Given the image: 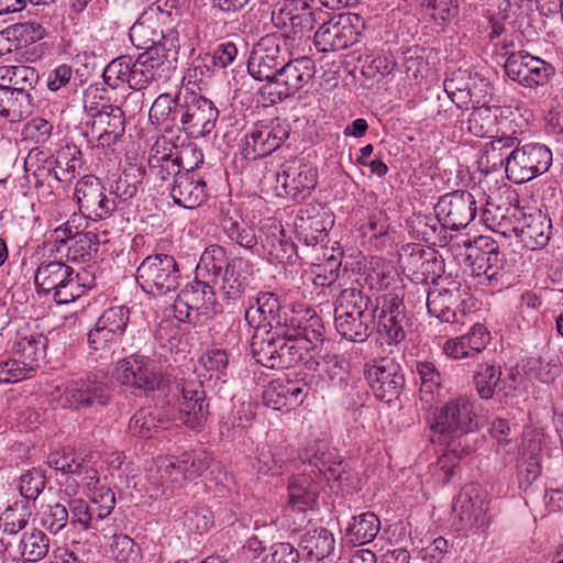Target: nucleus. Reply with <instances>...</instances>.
<instances>
[{
	"label": "nucleus",
	"mask_w": 563,
	"mask_h": 563,
	"mask_svg": "<svg viewBox=\"0 0 563 563\" xmlns=\"http://www.w3.org/2000/svg\"><path fill=\"white\" fill-rule=\"evenodd\" d=\"M114 377L120 384L144 393L161 389L164 384L159 363L141 354H132L120 360L114 369Z\"/></svg>",
	"instance_id": "1a4fd4ad"
},
{
	"label": "nucleus",
	"mask_w": 563,
	"mask_h": 563,
	"mask_svg": "<svg viewBox=\"0 0 563 563\" xmlns=\"http://www.w3.org/2000/svg\"><path fill=\"white\" fill-rule=\"evenodd\" d=\"M374 311L364 316L334 317L336 331L352 342H364L373 332Z\"/></svg>",
	"instance_id": "e433bc0d"
},
{
	"label": "nucleus",
	"mask_w": 563,
	"mask_h": 563,
	"mask_svg": "<svg viewBox=\"0 0 563 563\" xmlns=\"http://www.w3.org/2000/svg\"><path fill=\"white\" fill-rule=\"evenodd\" d=\"M131 64L132 58L130 56H120L111 60L102 74L104 82L112 88H118L124 82L129 85Z\"/></svg>",
	"instance_id": "052dcab7"
},
{
	"label": "nucleus",
	"mask_w": 563,
	"mask_h": 563,
	"mask_svg": "<svg viewBox=\"0 0 563 563\" xmlns=\"http://www.w3.org/2000/svg\"><path fill=\"white\" fill-rule=\"evenodd\" d=\"M294 450L287 444L274 448H263L258 454V471L261 473L277 474L287 465L292 457Z\"/></svg>",
	"instance_id": "3c124183"
},
{
	"label": "nucleus",
	"mask_w": 563,
	"mask_h": 563,
	"mask_svg": "<svg viewBox=\"0 0 563 563\" xmlns=\"http://www.w3.org/2000/svg\"><path fill=\"white\" fill-rule=\"evenodd\" d=\"M508 212L511 228L509 232L504 231V235L514 233L530 250L542 249L548 245L552 234V222L545 213L541 210L526 213L517 207L508 210Z\"/></svg>",
	"instance_id": "ddd939ff"
},
{
	"label": "nucleus",
	"mask_w": 563,
	"mask_h": 563,
	"mask_svg": "<svg viewBox=\"0 0 563 563\" xmlns=\"http://www.w3.org/2000/svg\"><path fill=\"white\" fill-rule=\"evenodd\" d=\"M434 209L442 221V227L460 230L474 220L476 200L466 190H455L442 196Z\"/></svg>",
	"instance_id": "aec40b11"
},
{
	"label": "nucleus",
	"mask_w": 563,
	"mask_h": 563,
	"mask_svg": "<svg viewBox=\"0 0 563 563\" xmlns=\"http://www.w3.org/2000/svg\"><path fill=\"white\" fill-rule=\"evenodd\" d=\"M173 308L175 317L183 322L201 323L211 319L218 312L213 287L208 282L196 279L181 289Z\"/></svg>",
	"instance_id": "423d86ee"
},
{
	"label": "nucleus",
	"mask_w": 563,
	"mask_h": 563,
	"mask_svg": "<svg viewBox=\"0 0 563 563\" xmlns=\"http://www.w3.org/2000/svg\"><path fill=\"white\" fill-rule=\"evenodd\" d=\"M402 264L413 273L421 272L422 275L429 273V266H438L439 269L442 263L438 261L435 252L432 250L426 251L421 244L410 243L402 246L399 254Z\"/></svg>",
	"instance_id": "37998d69"
},
{
	"label": "nucleus",
	"mask_w": 563,
	"mask_h": 563,
	"mask_svg": "<svg viewBox=\"0 0 563 563\" xmlns=\"http://www.w3.org/2000/svg\"><path fill=\"white\" fill-rule=\"evenodd\" d=\"M144 176L145 169L141 165L131 164L111 185L110 195H113V199H119V201L131 199L137 194Z\"/></svg>",
	"instance_id": "79ce46f5"
},
{
	"label": "nucleus",
	"mask_w": 563,
	"mask_h": 563,
	"mask_svg": "<svg viewBox=\"0 0 563 563\" xmlns=\"http://www.w3.org/2000/svg\"><path fill=\"white\" fill-rule=\"evenodd\" d=\"M309 464L318 468L328 481L343 482L349 479V465L335 450L328 449L323 443H316L306 451Z\"/></svg>",
	"instance_id": "c756f323"
},
{
	"label": "nucleus",
	"mask_w": 563,
	"mask_h": 563,
	"mask_svg": "<svg viewBox=\"0 0 563 563\" xmlns=\"http://www.w3.org/2000/svg\"><path fill=\"white\" fill-rule=\"evenodd\" d=\"M208 404L201 382H187L181 388L179 420L190 429H199L207 421Z\"/></svg>",
	"instance_id": "c85d7f7f"
},
{
	"label": "nucleus",
	"mask_w": 563,
	"mask_h": 563,
	"mask_svg": "<svg viewBox=\"0 0 563 563\" xmlns=\"http://www.w3.org/2000/svg\"><path fill=\"white\" fill-rule=\"evenodd\" d=\"M452 288H433L427 295V308L431 316L442 322H455V310L461 302L460 288L452 283Z\"/></svg>",
	"instance_id": "7c9ffc66"
},
{
	"label": "nucleus",
	"mask_w": 563,
	"mask_h": 563,
	"mask_svg": "<svg viewBox=\"0 0 563 563\" xmlns=\"http://www.w3.org/2000/svg\"><path fill=\"white\" fill-rule=\"evenodd\" d=\"M356 32L350 14H340L323 22L314 33L313 44L319 52L344 49L355 42Z\"/></svg>",
	"instance_id": "5701e85b"
},
{
	"label": "nucleus",
	"mask_w": 563,
	"mask_h": 563,
	"mask_svg": "<svg viewBox=\"0 0 563 563\" xmlns=\"http://www.w3.org/2000/svg\"><path fill=\"white\" fill-rule=\"evenodd\" d=\"M110 554L119 562L135 563L139 559V549L129 536L114 534L110 543Z\"/></svg>",
	"instance_id": "69168bd1"
},
{
	"label": "nucleus",
	"mask_w": 563,
	"mask_h": 563,
	"mask_svg": "<svg viewBox=\"0 0 563 563\" xmlns=\"http://www.w3.org/2000/svg\"><path fill=\"white\" fill-rule=\"evenodd\" d=\"M163 62L154 51H145L131 64L129 87L134 90L146 88L153 80L161 76Z\"/></svg>",
	"instance_id": "473e14b6"
},
{
	"label": "nucleus",
	"mask_w": 563,
	"mask_h": 563,
	"mask_svg": "<svg viewBox=\"0 0 563 563\" xmlns=\"http://www.w3.org/2000/svg\"><path fill=\"white\" fill-rule=\"evenodd\" d=\"M496 115L488 107H475L466 121L467 131L477 136L486 137L495 130Z\"/></svg>",
	"instance_id": "5fc2aeb1"
},
{
	"label": "nucleus",
	"mask_w": 563,
	"mask_h": 563,
	"mask_svg": "<svg viewBox=\"0 0 563 563\" xmlns=\"http://www.w3.org/2000/svg\"><path fill=\"white\" fill-rule=\"evenodd\" d=\"M288 136V126L279 123L271 128H254L245 135L241 153L244 158L252 161L265 157L278 150Z\"/></svg>",
	"instance_id": "a878e982"
},
{
	"label": "nucleus",
	"mask_w": 563,
	"mask_h": 563,
	"mask_svg": "<svg viewBox=\"0 0 563 563\" xmlns=\"http://www.w3.org/2000/svg\"><path fill=\"white\" fill-rule=\"evenodd\" d=\"M220 225L227 236L241 247L251 251L257 244L254 228L242 219L238 210L223 212Z\"/></svg>",
	"instance_id": "c9c22d12"
},
{
	"label": "nucleus",
	"mask_w": 563,
	"mask_h": 563,
	"mask_svg": "<svg viewBox=\"0 0 563 563\" xmlns=\"http://www.w3.org/2000/svg\"><path fill=\"white\" fill-rule=\"evenodd\" d=\"M131 40L139 41L137 46L145 48L146 51L153 49L154 55H158V47L163 49H170L167 46L168 36L163 31L156 32L151 31V25L146 24L145 21H137L130 30Z\"/></svg>",
	"instance_id": "864d4df0"
},
{
	"label": "nucleus",
	"mask_w": 563,
	"mask_h": 563,
	"mask_svg": "<svg viewBox=\"0 0 563 563\" xmlns=\"http://www.w3.org/2000/svg\"><path fill=\"white\" fill-rule=\"evenodd\" d=\"M378 331L388 344H398L406 339L410 318L404 302V292L389 291L376 299Z\"/></svg>",
	"instance_id": "f8f14e48"
},
{
	"label": "nucleus",
	"mask_w": 563,
	"mask_h": 563,
	"mask_svg": "<svg viewBox=\"0 0 563 563\" xmlns=\"http://www.w3.org/2000/svg\"><path fill=\"white\" fill-rule=\"evenodd\" d=\"M317 169L303 158L285 162L276 175V180L285 194L294 200H303L317 185Z\"/></svg>",
	"instance_id": "6ab92c4d"
},
{
	"label": "nucleus",
	"mask_w": 563,
	"mask_h": 563,
	"mask_svg": "<svg viewBox=\"0 0 563 563\" xmlns=\"http://www.w3.org/2000/svg\"><path fill=\"white\" fill-rule=\"evenodd\" d=\"M130 319V310L125 306L106 309L97 320L101 328L106 327L120 335L123 334Z\"/></svg>",
	"instance_id": "338daca9"
},
{
	"label": "nucleus",
	"mask_w": 563,
	"mask_h": 563,
	"mask_svg": "<svg viewBox=\"0 0 563 563\" xmlns=\"http://www.w3.org/2000/svg\"><path fill=\"white\" fill-rule=\"evenodd\" d=\"M48 339L41 333L32 334H20L14 343V350L23 358L25 363H29L31 367H35L40 361H43L46 356V347Z\"/></svg>",
	"instance_id": "c03bdc74"
},
{
	"label": "nucleus",
	"mask_w": 563,
	"mask_h": 563,
	"mask_svg": "<svg viewBox=\"0 0 563 563\" xmlns=\"http://www.w3.org/2000/svg\"><path fill=\"white\" fill-rule=\"evenodd\" d=\"M488 88L489 82L486 79L467 70H459L444 80L446 93L459 108L481 103Z\"/></svg>",
	"instance_id": "393cba45"
},
{
	"label": "nucleus",
	"mask_w": 563,
	"mask_h": 563,
	"mask_svg": "<svg viewBox=\"0 0 563 563\" xmlns=\"http://www.w3.org/2000/svg\"><path fill=\"white\" fill-rule=\"evenodd\" d=\"M314 62L308 56H301L284 62L271 84L276 86V92L282 100L299 91L314 77Z\"/></svg>",
	"instance_id": "b1692460"
},
{
	"label": "nucleus",
	"mask_w": 563,
	"mask_h": 563,
	"mask_svg": "<svg viewBox=\"0 0 563 563\" xmlns=\"http://www.w3.org/2000/svg\"><path fill=\"white\" fill-rule=\"evenodd\" d=\"M275 390L282 395L284 399H276L275 409L283 407H295L305 400L308 395L309 388L306 384L299 382H280L275 384Z\"/></svg>",
	"instance_id": "6e6d98bb"
},
{
	"label": "nucleus",
	"mask_w": 563,
	"mask_h": 563,
	"mask_svg": "<svg viewBox=\"0 0 563 563\" xmlns=\"http://www.w3.org/2000/svg\"><path fill=\"white\" fill-rule=\"evenodd\" d=\"M364 375L375 397L386 404L397 400L405 388L401 366L389 357L366 364Z\"/></svg>",
	"instance_id": "4468645a"
},
{
	"label": "nucleus",
	"mask_w": 563,
	"mask_h": 563,
	"mask_svg": "<svg viewBox=\"0 0 563 563\" xmlns=\"http://www.w3.org/2000/svg\"><path fill=\"white\" fill-rule=\"evenodd\" d=\"M379 529V518L374 512H364L353 517V522L347 529V537L351 543L362 545L372 542Z\"/></svg>",
	"instance_id": "a18cd8bd"
},
{
	"label": "nucleus",
	"mask_w": 563,
	"mask_h": 563,
	"mask_svg": "<svg viewBox=\"0 0 563 563\" xmlns=\"http://www.w3.org/2000/svg\"><path fill=\"white\" fill-rule=\"evenodd\" d=\"M48 164V174L59 183H69L82 166V154L73 143L62 146L54 158L45 161Z\"/></svg>",
	"instance_id": "2f4dec72"
},
{
	"label": "nucleus",
	"mask_w": 563,
	"mask_h": 563,
	"mask_svg": "<svg viewBox=\"0 0 563 563\" xmlns=\"http://www.w3.org/2000/svg\"><path fill=\"white\" fill-rule=\"evenodd\" d=\"M306 343L297 340L294 325L254 333L251 351L256 362L267 368H289L307 360Z\"/></svg>",
	"instance_id": "7ed1b4c3"
},
{
	"label": "nucleus",
	"mask_w": 563,
	"mask_h": 563,
	"mask_svg": "<svg viewBox=\"0 0 563 563\" xmlns=\"http://www.w3.org/2000/svg\"><path fill=\"white\" fill-rule=\"evenodd\" d=\"M366 311L376 312V306L371 298L360 289L346 288L336 299L334 317L364 316Z\"/></svg>",
	"instance_id": "ea45409f"
},
{
	"label": "nucleus",
	"mask_w": 563,
	"mask_h": 563,
	"mask_svg": "<svg viewBox=\"0 0 563 563\" xmlns=\"http://www.w3.org/2000/svg\"><path fill=\"white\" fill-rule=\"evenodd\" d=\"M35 285L38 292L53 294L57 305L73 302L87 291L79 273L58 261L40 264L35 273Z\"/></svg>",
	"instance_id": "20e7f679"
},
{
	"label": "nucleus",
	"mask_w": 563,
	"mask_h": 563,
	"mask_svg": "<svg viewBox=\"0 0 563 563\" xmlns=\"http://www.w3.org/2000/svg\"><path fill=\"white\" fill-rule=\"evenodd\" d=\"M210 464V457L205 452H184L178 456H166L159 461L158 473L162 479L180 487L186 482L200 476Z\"/></svg>",
	"instance_id": "a211bd4d"
},
{
	"label": "nucleus",
	"mask_w": 563,
	"mask_h": 563,
	"mask_svg": "<svg viewBox=\"0 0 563 563\" xmlns=\"http://www.w3.org/2000/svg\"><path fill=\"white\" fill-rule=\"evenodd\" d=\"M219 117L214 103L205 96L189 89L178 90V126L194 139L212 132Z\"/></svg>",
	"instance_id": "39448f33"
},
{
	"label": "nucleus",
	"mask_w": 563,
	"mask_h": 563,
	"mask_svg": "<svg viewBox=\"0 0 563 563\" xmlns=\"http://www.w3.org/2000/svg\"><path fill=\"white\" fill-rule=\"evenodd\" d=\"M517 144V137L501 136L487 143L483 150L482 161L487 168L498 170L505 167L508 173L512 148Z\"/></svg>",
	"instance_id": "a19ab883"
},
{
	"label": "nucleus",
	"mask_w": 563,
	"mask_h": 563,
	"mask_svg": "<svg viewBox=\"0 0 563 563\" xmlns=\"http://www.w3.org/2000/svg\"><path fill=\"white\" fill-rule=\"evenodd\" d=\"M32 113L30 93L18 92L0 87V118L19 122Z\"/></svg>",
	"instance_id": "4c0bfd02"
},
{
	"label": "nucleus",
	"mask_w": 563,
	"mask_h": 563,
	"mask_svg": "<svg viewBox=\"0 0 563 563\" xmlns=\"http://www.w3.org/2000/svg\"><path fill=\"white\" fill-rule=\"evenodd\" d=\"M125 131V119L118 106L101 103L99 112L92 113L90 132L97 137V146L109 148L121 140Z\"/></svg>",
	"instance_id": "bb28decb"
},
{
	"label": "nucleus",
	"mask_w": 563,
	"mask_h": 563,
	"mask_svg": "<svg viewBox=\"0 0 563 563\" xmlns=\"http://www.w3.org/2000/svg\"><path fill=\"white\" fill-rule=\"evenodd\" d=\"M38 81L35 68L25 65L0 66V87L29 93Z\"/></svg>",
	"instance_id": "58836bf2"
},
{
	"label": "nucleus",
	"mask_w": 563,
	"mask_h": 563,
	"mask_svg": "<svg viewBox=\"0 0 563 563\" xmlns=\"http://www.w3.org/2000/svg\"><path fill=\"white\" fill-rule=\"evenodd\" d=\"M114 505L115 496L109 487L101 486L93 493L90 507L97 525L112 512Z\"/></svg>",
	"instance_id": "774afa93"
},
{
	"label": "nucleus",
	"mask_w": 563,
	"mask_h": 563,
	"mask_svg": "<svg viewBox=\"0 0 563 563\" xmlns=\"http://www.w3.org/2000/svg\"><path fill=\"white\" fill-rule=\"evenodd\" d=\"M148 119L152 124L178 126V92L174 97L170 93H161L152 103Z\"/></svg>",
	"instance_id": "49530a36"
},
{
	"label": "nucleus",
	"mask_w": 563,
	"mask_h": 563,
	"mask_svg": "<svg viewBox=\"0 0 563 563\" xmlns=\"http://www.w3.org/2000/svg\"><path fill=\"white\" fill-rule=\"evenodd\" d=\"M68 516V509L64 504L48 505L41 515V526L48 532L56 534L66 527Z\"/></svg>",
	"instance_id": "e2e57ef3"
},
{
	"label": "nucleus",
	"mask_w": 563,
	"mask_h": 563,
	"mask_svg": "<svg viewBox=\"0 0 563 563\" xmlns=\"http://www.w3.org/2000/svg\"><path fill=\"white\" fill-rule=\"evenodd\" d=\"M300 548L308 559L317 562L330 558L335 550V539L325 528L308 530L300 540Z\"/></svg>",
	"instance_id": "f704fd0d"
},
{
	"label": "nucleus",
	"mask_w": 563,
	"mask_h": 563,
	"mask_svg": "<svg viewBox=\"0 0 563 563\" xmlns=\"http://www.w3.org/2000/svg\"><path fill=\"white\" fill-rule=\"evenodd\" d=\"M244 318L250 325L255 328L254 333H257L277 330L279 327L286 328L294 316H288L275 294L263 292L256 298L255 306H250L245 310Z\"/></svg>",
	"instance_id": "412c9836"
},
{
	"label": "nucleus",
	"mask_w": 563,
	"mask_h": 563,
	"mask_svg": "<svg viewBox=\"0 0 563 563\" xmlns=\"http://www.w3.org/2000/svg\"><path fill=\"white\" fill-rule=\"evenodd\" d=\"M169 421L158 410L139 409L130 419L129 432L139 439H152L168 428Z\"/></svg>",
	"instance_id": "72a5a7b5"
},
{
	"label": "nucleus",
	"mask_w": 563,
	"mask_h": 563,
	"mask_svg": "<svg viewBox=\"0 0 563 563\" xmlns=\"http://www.w3.org/2000/svg\"><path fill=\"white\" fill-rule=\"evenodd\" d=\"M254 273L251 261L234 256L228 260L224 247L213 244L208 246L200 256L196 274L200 277H212V282L221 280V290L225 299L239 300L250 286Z\"/></svg>",
	"instance_id": "f03ea898"
},
{
	"label": "nucleus",
	"mask_w": 563,
	"mask_h": 563,
	"mask_svg": "<svg viewBox=\"0 0 563 563\" xmlns=\"http://www.w3.org/2000/svg\"><path fill=\"white\" fill-rule=\"evenodd\" d=\"M75 197L81 216L95 221L109 218L117 208L115 199L107 197L99 178L93 175L77 181Z\"/></svg>",
	"instance_id": "dca6fc26"
},
{
	"label": "nucleus",
	"mask_w": 563,
	"mask_h": 563,
	"mask_svg": "<svg viewBox=\"0 0 563 563\" xmlns=\"http://www.w3.org/2000/svg\"><path fill=\"white\" fill-rule=\"evenodd\" d=\"M200 163L187 162L183 174L178 175L170 188L174 202L186 209L199 207L207 197V184L196 172Z\"/></svg>",
	"instance_id": "cd10ccee"
},
{
	"label": "nucleus",
	"mask_w": 563,
	"mask_h": 563,
	"mask_svg": "<svg viewBox=\"0 0 563 563\" xmlns=\"http://www.w3.org/2000/svg\"><path fill=\"white\" fill-rule=\"evenodd\" d=\"M476 429V415L468 398L450 399L437 409L431 423V441L444 445V453L438 462L442 470L450 456L460 460L477 450L481 439Z\"/></svg>",
	"instance_id": "f257e3e1"
},
{
	"label": "nucleus",
	"mask_w": 563,
	"mask_h": 563,
	"mask_svg": "<svg viewBox=\"0 0 563 563\" xmlns=\"http://www.w3.org/2000/svg\"><path fill=\"white\" fill-rule=\"evenodd\" d=\"M189 154L195 156L197 163H202L203 155L195 145L183 146L180 151L175 153H161L158 143H156L151 148L147 159L150 176L159 181L168 180L170 177H174L175 180L185 170Z\"/></svg>",
	"instance_id": "4be33fe9"
},
{
	"label": "nucleus",
	"mask_w": 563,
	"mask_h": 563,
	"mask_svg": "<svg viewBox=\"0 0 563 563\" xmlns=\"http://www.w3.org/2000/svg\"><path fill=\"white\" fill-rule=\"evenodd\" d=\"M99 240L93 232H81L68 245V258L71 261H89L97 254Z\"/></svg>",
	"instance_id": "4d7b16f0"
},
{
	"label": "nucleus",
	"mask_w": 563,
	"mask_h": 563,
	"mask_svg": "<svg viewBox=\"0 0 563 563\" xmlns=\"http://www.w3.org/2000/svg\"><path fill=\"white\" fill-rule=\"evenodd\" d=\"M32 509L29 501H15L8 506L0 515V529L3 533L15 536L29 522Z\"/></svg>",
	"instance_id": "8fccbe9b"
},
{
	"label": "nucleus",
	"mask_w": 563,
	"mask_h": 563,
	"mask_svg": "<svg viewBox=\"0 0 563 563\" xmlns=\"http://www.w3.org/2000/svg\"><path fill=\"white\" fill-rule=\"evenodd\" d=\"M286 59V40L278 34H268L254 45L247 69L254 79L272 82Z\"/></svg>",
	"instance_id": "9b49d317"
},
{
	"label": "nucleus",
	"mask_w": 563,
	"mask_h": 563,
	"mask_svg": "<svg viewBox=\"0 0 563 563\" xmlns=\"http://www.w3.org/2000/svg\"><path fill=\"white\" fill-rule=\"evenodd\" d=\"M296 231L299 241H302L307 246H316L327 238L323 222L311 217L305 218L301 216L296 222Z\"/></svg>",
	"instance_id": "13d9d810"
},
{
	"label": "nucleus",
	"mask_w": 563,
	"mask_h": 563,
	"mask_svg": "<svg viewBox=\"0 0 563 563\" xmlns=\"http://www.w3.org/2000/svg\"><path fill=\"white\" fill-rule=\"evenodd\" d=\"M507 76L527 88L543 86L554 74L551 64L530 55L526 51L512 52L505 63Z\"/></svg>",
	"instance_id": "2eb2a0df"
},
{
	"label": "nucleus",
	"mask_w": 563,
	"mask_h": 563,
	"mask_svg": "<svg viewBox=\"0 0 563 563\" xmlns=\"http://www.w3.org/2000/svg\"><path fill=\"white\" fill-rule=\"evenodd\" d=\"M45 475L36 467L25 471L19 478V492L23 501H35L45 487Z\"/></svg>",
	"instance_id": "bf43d9fd"
},
{
	"label": "nucleus",
	"mask_w": 563,
	"mask_h": 563,
	"mask_svg": "<svg viewBox=\"0 0 563 563\" xmlns=\"http://www.w3.org/2000/svg\"><path fill=\"white\" fill-rule=\"evenodd\" d=\"M307 314L309 317L305 323L294 317L289 324L294 325L297 340L306 343L303 346L306 349V354L309 355V351L323 341V325L320 317H318L314 311L307 310Z\"/></svg>",
	"instance_id": "09e8293b"
},
{
	"label": "nucleus",
	"mask_w": 563,
	"mask_h": 563,
	"mask_svg": "<svg viewBox=\"0 0 563 563\" xmlns=\"http://www.w3.org/2000/svg\"><path fill=\"white\" fill-rule=\"evenodd\" d=\"M201 367L208 373L209 378L220 379L227 375L230 360L225 350L213 349L207 351L200 358Z\"/></svg>",
	"instance_id": "680f3d73"
},
{
	"label": "nucleus",
	"mask_w": 563,
	"mask_h": 563,
	"mask_svg": "<svg viewBox=\"0 0 563 563\" xmlns=\"http://www.w3.org/2000/svg\"><path fill=\"white\" fill-rule=\"evenodd\" d=\"M110 400L106 384L91 379L71 380L65 387H55L51 401L63 409L80 411L88 408L103 407Z\"/></svg>",
	"instance_id": "6e6552de"
},
{
	"label": "nucleus",
	"mask_w": 563,
	"mask_h": 563,
	"mask_svg": "<svg viewBox=\"0 0 563 563\" xmlns=\"http://www.w3.org/2000/svg\"><path fill=\"white\" fill-rule=\"evenodd\" d=\"M135 278L145 292L162 296L178 288L180 273L178 264L172 255L155 254L142 261L136 269Z\"/></svg>",
	"instance_id": "0eeeda50"
},
{
	"label": "nucleus",
	"mask_w": 563,
	"mask_h": 563,
	"mask_svg": "<svg viewBox=\"0 0 563 563\" xmlns=\"http://www.w3.org/2000/svg\"><path fill=\"white\" fill-rule=\"evenodd\" d=\"M499 376H501L500 366L489 363L478 366L473 376V384L481 399L488 400L495 394L501 395V391H499Z\"/></svg>",
	"instance_id": "de8ad7c7"
},
{
	"label": "nucleus",
	"mask_w": 563,
	"mask_h": 563,
	"mask_svg": "<svg viewBox=\"0 0 563 563\" xmlns=\"http://www.w3.org/2000/svg\"><path fill=\"white\" fill-rule=\"evenodd\" d=\"M49 545L48 536L40 529L24 532L21 539L22 555L29 562L43 560L49 551Z\"/></svg>",
	"instance_id": "603ef678"
},
{
	"label": "nucleus",
	"mask_w": 563,
	"mask_h": 563,
	"mask_svg": "<svg viewBox=\"0 0 563 563\" xmlns=\"http://www.w3.org/2000/svg\"><path fill=\"white\" fill-rule=\"evenodd\" d=\"M319 493V484L309 474L302 473L289 478L286 512L288 517H294V530L308 521L306 514L314 507Z\"/></svg>",
	"instance_id": "f3484780"
},
{
	"label": "nucleus",
	"mask_w": 563,
	"mask_h": 563,
	"mask_svg": "<svg viewBox=\"0 0 563 563\" xmlns=\"http://www.w3.org/2000/svg\"><path fill=\"white\" fill-rule=\"evenodd\" d=\"M507 178L515 184L527 183L544 174L552 164L551 151L539 143L517 144L512 148Z\"/></svg>",
	"instance_id": "9d476101"
},
{
	"label": "nucleus",
	"mask_w": 563,
	"mask_h": 563,
	"mask_svg": "<svg viewBox=\"0 0 563 563\" xmlns=\"http://www.w3.org/2000/svg\"><path fill=\"white\" fill-rule=\"evenodd\" d=\"M184 525L190 532L206 533L213 526V514L207 506H196L185 512Z\"/></svg>",
	"instance_id": "0e129e2a"
}]
</instances>
